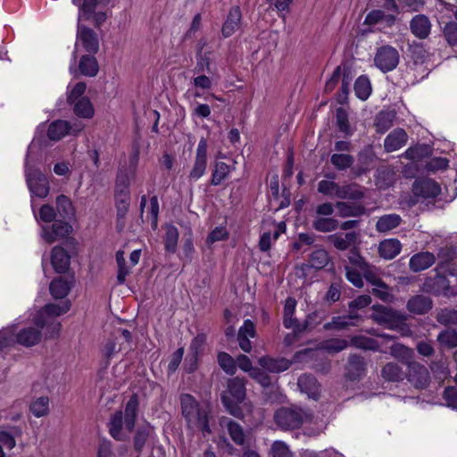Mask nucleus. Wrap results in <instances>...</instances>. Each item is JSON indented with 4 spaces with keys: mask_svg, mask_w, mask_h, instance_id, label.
<instances>
[{
    "mask_svg": "<svg viewBox=\"0 0 457 457\" xmlns=\"http://www.w3.org/2000/svg\"><path fill=\"white\" fill-rule=\"evenodd\" d=\"M71 308L69 300L62 301L60 303L46 304L34 318L36 327L29 326L20 329L16 336V342L25 347H32L40 343L42 339V329L45 328L47 320L44 319L45 315L61 316L66 313Z\"/></svg>",
    "mask_w": 457,
    "mask_h": 457,
    "instance_id": "f257e3e1",
    "label": "nucleus"
},
{
    "mask_svg": "<svg viewBox=\"0 0 457 457\" xmlns=\"http://www.w3.org/2000/svg\"><path fill=\"white\" fill-rule=\"evenodd\" d=\"M138 409V399L133 395L128 401L124 416L122 412L116 411L109 422V432L116 440H125L135 427Z\"/></svg>",
    "mask_w": 457,
    "mask_h": 457,
    "instance_id": "f03ea898",
    "label": "nucleus"
},
{
    "mask_svg": "<svg viewBox=\"0 0 457 457\" xmlns=\"http://www.w3.org/2000/svg\"><path fill=\"white\" fill-rule=\"evenodd\" d=\"M310 411L298 406H283L276 410L273 420L277 427L284 431L299 428L303 423L311 421Z\"/></svg>",
    "mask_w": 457,
    "mask_h": 457,
    "instance_id": "7ed1b4c3",
    "label": "nucleus"
},
{
    "mask_svg": "<svg viewBox=\"0 0 457 457\" xmlns=\"http://www.w3.org/2000/svg\"><path fill=\"white\" fill-rule=\"evenodd\" d=\"M130 178L126 171H119L114 185V204L116 208L117 228L120 230L129 212L131 200Z\"/></svg>",
    "mask_w": 457,
    "mask_h": 457,
    "instance_id": "20e7f679",
    "label": "nucleus"
},
{
    "mask_svg": "<svg viewBox=\"0 0 457 457\" xmlns=\"http://www.w3.org/2000/svg\"><path fill=\"white\" fill-rule=\"evenodd\" d=\"M51 265L55 273L69 275L54 278L48 286H74V275L71 274V255L62 246L56 245L51 251Z\"/></svg>",
    "mask_w": 457,
    "mask_h": 457,
    "instance_id": "39448f33",
    "label": "nucleus"
},
{
    "mask_svg": "<svg viewBox=\"0 0 457 457\" xmlns=\"http://www.w3.org/2000/svg\"><path fill=\"white\" fill-rule=\"evenodd\" d=\"M374 63L383 72L391 71L399 63V53L391 46H383L377 50Z\"/></svg>",
    "mask_w": 457,
    "mask_h": 457,
    "instance_id": "423d86ee",
    "label": "nucleus"
},
{
    "mask_svg": "<svg viewBox=\"0 0 457 457\" xmlns=\"http://www.w3.org/2000/svg\"><path fill=\"white\" fill-rule=\"evenodd\" d=\"M405 377L407 380L418 389L426 388L430 382V375L428 369L416 361L408 362Z\"/></svg>",
    "mask_w": 457,
    "mask_h": 457,
    "instance_id": "0eeeda50",
    "label": "nucleus"
},
{
    "mask_svg": "<svg viewBox=\"0 0 457 457\" xmlns=\"http://www.w3.org/2000/svg\"><path fill=\"white\" fill-rule=\"evenodd\" d=\"M72 231L71 225L63 220H54L52 225L42 227V237L48 243L53 244L58 239L68 237Z\"/></svg>",
    "mask_w": 457,
    "mask_h": 457,
    "instance_id": "6e6552de",
    "label": "nucleus"
},
{
    "mask_svg": "<svg viewBox=\"0 0 457 457\" xmlns=\"http://www.w3.org/2000/svg\"><path fill=\"white\" fill-rule=\"evenodd\" d=\"M26 180L32 195L45 198L49 194V182L39 170H31L26 172Z\"/></svg>",
    "mask_w": 457,
    "mask_h": 457,
    "instance_id": "1a4fd4ad",
    "label": "nucleus"
},
{
    "mask_svg": "<svg viewBox=\"0 0 457 457\" xmlns=\"http://www.w3.org/2000/svg\"><path fill=\"white\" fill-rule=\"evenodd\" d=\"M182 413L186 418L190 428H198L200 427V407L195 399L188 395H182L180 397Z\"/></svg>",
    "mask_w": 457,
    "mask_h": 457,
    "instance_id": "9d476101",
    "label": "nucleus"
},
{
    "mask_svg": "<svg viewBox=\"0 0 457 457\" xmlns=\"http://www.w3.org/2000/svg\"><path fill=\"white\" fill-rule=\"evenodd\" d=\"M310 265H303L295 269V276L300 279L304 278L306 270L311 268L317 270L322 269L329 262V256L324 249H317L312 253L309 259Z\"/></svg>",
    "mask_w": 457,
    "mask_h": 457,
    "instance_id": "9b49d317",
    "label": "nucleus"
},
{
    "mask_svg": "<svg viewBox=\"0 0 457 457\" xmlns=\"http://www.w3.org/2000/svg\"><path fill=\"white\" fill-rule=\"evenodd\" d=\"M78 38L85 51L90 54H95L99 50V42L96 33L90 28L81 26L78 29Z\"/></svg>",
    "mask_w": 457,
    "mask_h": 457,
    "instance_id": "f8f14e48",
    "label": "nucleus"
},
{
    "mask_svg": "<svg viewBox=\"0 0 457 457\" xmlns=\"http://www.w3.org/2000/svg\"><path fill=\"white\" fill-rule=\"evenodd\" d=\"M255 337L256 330L254 323L251 320H245L237 333V341L240 349L245 353H250L252 350L250 338H254Z\"/></svg>",
    "mask_w": 457,
    "mask_h": 457,
    "instance_id": "ddd939ff",
    "label": "nucleus"
},
{
    "mask_svg": "<svg viewBox=\"0 0 457 457\" xmlns=\"http://www.w3.org/2000/svg\"><path fill=\"white\" fill-rule=\"evenodd\" d=\"M413 194L424 198L436 197L440 192V186L432 179H423L415 181L412 186Z\"/></svg>",
    "mask_w": 457,
    "mask_h": 457,
    "instance_id": "4468645a",
    "label": "nucleus"
},
{
    "mask_svg": "<svg viewBox=\"0 0 457 457\" xmlns=\"http://www.w3.org/2000/svg\"><path fill=\"white\" fill-rule=\"evenodd\" d=\"M220 425L222 428H227V431L231 438V440L237 445H244L245 443V435L244 428L240 424L228 419L227 417H222L220 419Z\"/></svg>",
    "mask_w": 457,
    "mask_h": 457,
    "instance_id": "2eb2a0df",
    "label": "nucleus"
},
{
    "mask_svg": "<svg viewBox=\"0 0 457 457\" xmlns=\"http://www.w3.org/2000/svg\"><path fill=\"white\" fill-rule=\"evenodd\" d=\"M346 377L351 380L360 379L365 375L366 363L363 357L351 354L348 358L346 365Z\"/></svg>",
    "mask_w": 457,
    "mask_h": 457,
    "instance_id": "dca6fc26",
    "label": "nucleus"
},
{
    "mask_svg": "<svg viewBox=\"0 0 457 457\" xmlns=\"http://www.w3.org/2000/svg\"><path fill=\"white\" fill-rule=\"evenodd\" d=\"M242 13L238 6H234L229 10L227 19L222 26V35L225 37L232 36L239 29L241 25Z\"/></svg>",
    "mask_w": 457,
    "mask_h": 457,
    "instance_id": "f3484780",
    "label": "nucleus"
},
{
    "mask_svg": "<svg viewBox=\"0 0 457 457\" xmlns=\"http://www.w3.org/2000/svg\"><path fill=\"white\" fill-rule=\"evenodd\" d=\"M436 262V256L429 252H420L412 255L409 262L410 269L419 272L431 267Z\"/></svg>",
    "mask_w": 457,
    "mask_h": 457,
    "instance_id": "a211bd4d",
    "label": "nucleus"
},
{
    "mask_svg": "<svg viewBox=\"0 0 457 457\" xmlns=\"http://www.w3.org/2000/svg\"><path fill=\"white\" fill-rule=\"evenodd\" d=\"M407 138V134L403 129H396L386 136L384 147L386 152L396 151L406 144Z\"/></svg>",
    "mask_w": 457,
    "mask_h": 457,
    "instance_id": "6ab92c4d",
    "label": "nucleus"
},
{
    "mask_svg": "<svg viewBox=\"0 0 457 457\" xmlns=\"http://www.w3.org/2000/svg\"><path fill=\"white\" fill-rule=\"evenodd\" d=\"M71 129V122L64 120H56L50 123L47 129V137L52 141H59L69 135Z\"/></svg>",
    "mask_w": 457,
    "mask_h": 457,
    "instance_id": "aec40b11",
    "label": "nucleus"
},
{
    "mask_svg": "<svg viewBox=\"0 0 457 457\" xmlns=\"http://www.w3.org/2000/svg\"><path fill=\"white\" fill-rule=\"evenodd\" d=\"M432 300L425 295H415L407 303L408 310L415 314H425L432 309Z\"/></svg>",
    "mask_w": 457,
    "mask_h": 457,
    "instance_id": "412c9836",
    "label": "nucleus"
},
{
    "mask_svg": "<svg viewBox=\"0 0 457 457\" xmlns=\"http://www.w3.org/2000/svg\"><path fill=\"white\" fill-rule=\"evenodd\" d=\"M258 363L266 370L274 373L285 371L290 366V361L285 358L273 359L269 356L261 357Z\"/></svg>",
    "mask_w": 457,
    "mask_h": 457,
    "instance_id": "4be33fe9",
    "label": "nucleus"
},
{
    "mask_svg": "<svg viewBox=\"0 0 457 457\" xmlns=\"http://www.w3.org/2000/svg\"><path fill=\"white\" fill-rule=\"evenodd\" d=\"M365 280L372 286H386L383 281L380 270L375 266H370L366 262H361V270Z\"/></svg>",
    "mask_w": 457,
    "mask_h": 457,
    "instance_id": "5701e85b",
    "label": "nucleus"
},
{
    "mask_svg": "<svg viewBox=\"0 0 457 457\" xmlns=\"http://www.w3.org/2000/svg\"><path fill=\"white\" fill-rule=\"evenodd\" d=\"M411 30L419 38H426L431 29V24L425 15H416L411 21Z\"/></svg>",
    "mask_w": 457,
    "mask_h": 457,
    "instance_id": "b1692460",
    "label": "nucleus"
},
{
    "mask_svg": "<svg viewBox=\"0 0 457 457\" xmlns=\"http://www.w3.org/2000/svg\"><path fill=\"white\" fill-rule=\"evenodd\" d=\"M402 245L398 239L390 238L380 242L378 245L379 255L386 260H391L401 252Z\"/></svg>",
    "mask_w": 457,
    "mask_h": 457,
    "instance_id": "393cba45",
    "label": "nucleus"
},
{
    "mask_svg": "<svg viewBox=\"0 0 457 457\" xmlns=\"http://www.w3.org/2000/svg\"><path fill=\"white\" fill-rule=\"evenodd\" d=\"M297 385L300 390L307 394L309 397L316 398L318 396L320 386L313 376L308 374L300 376Z\"/></svg>",
    "mask_w": 457,
    "mask_h": 457,
    "instance_id": "a878e982",
    "label": "nucleus"
},
{
    "mask_svg": "<svg viewBox=\"0 0 457 457\" xmlns=\"http://www.w3.org/2000/svg\"><path fill=\"white\" fill-rule=\"evenodd\" d=\"M80 74L87 77H96L99 71L97 60L93 54H84L79 62Z\"/></svg>",
    "mask_w": 457,
    "mask_h": 457,
    "instance_id": "bb28decb",
    "label": "nucleus"
},
{
    "mask_svg": "<svg viewBox=\"0 0 457 457\" xmlns=\"http://www.w3.org/2000/svg\"><path fill=\"white\" fill-rule=\"evenodd\" d=\"M329 242L338 250L344 251L350 248L357 240L356 232L346 234H334L328 237Z\"/></svg>",
    "mask_w": 457,
    "mask_h": 457,
    "instance_id": "cd10ccee",
    "label": "nucleus"
},
{
    "mask_svg": "<svg viewBox=\"0 0 457 457\" xmlns=\"http://www.w3.org/2000/svg\"><path fill=\"white\" fill-rule=\"evenodd\" d=\"M364 194L361 186L355 183L339 185L337 191V198L348 200H359L363 197Z\"/></svg>",
    "mask_w": 457,
    "mask_h": 457,
    "instance_id": "c85d7f7f",
    "label": "nucleus"
},
{
    "mask_svg": "<svg viewBox=\"0 0 457 457\" xmlns=\"http://www.w3.org/2000/svg\"><path fill=\"white\" fill-rule=\"evenodd\" d=\"M179 237V233L177 227L173 224H166L163 244L167 253H174L177 251Z\"/></svg>",
    "mask_w": 457,
    "mask_h": 457,
    "instance_id": "c756f323",
    "label": "nucleus"
},
{
    "mask_svg": "<svg viewBox=\"0 0 457 457\" xmlns=\"http://www.w3.org/2000/svg\"><path fill=\"white\" fill-rule=\"evenodd\" d=\"M382 377L390 382H400L405 378V372L402 367L395 362L386 363L381 370Z\"/></svg>",
    "mask_w": 457,
    "mask_h": 457,
    "instance_id": "7c9ffc66",
    "label": "nucleus"
},
{
    "mask_svg": "<svg viewBox=\"0 0 457 457\" xmlns=\"http://www.w3.org/2000/svg\"><path fill=\"white\" fill-rule=\"evenodd\" d=\"M402 218L398 214H386L378 218L376 223V229L378 232L386 233L400 225Z\"/></svg>",
    "mask_w": 457,
    "mask_h": 457,
    "instance_id": "2f4dec72",
    "label": "nucleus"
},
{
    "mask_svg": "<svg viewBox=\"0 0 457 457\" xmlns=\"http://www.w3.org/2000/svg\"><path fill=\"white\" fill-rule=\"evenodd\" d=\"M73 112L79 118L91 119L95 109L88 97H81L73 104Z\"/></svg>",
    "mask_w": 457,
    "mask_h": 457,
    "instance_id": "473e14b6",
    "label": "nucleus"
},
{
    "mask_svg": "<svg viewBox=\"0 0 457 457\" xmlns=\"http://www.w3.org/2000/svg\"><path fill=\"white\" fill-rule=\"evenodd\" d=\"M336 207L338 211V215L342 218L358 217L365 212L363 206L346 202H337Z\"/></svg>",
    "mask_w": 457,
    "mask_h": 457,
    "instance_id": "72a5a7b5",
    "label": "nucleus"
},
{
    "mask_svg": "<svg viewBox=\"0 0 457 457\" xmlns=\"http://www.w3.org/2000/svg\"><path fill=\"white\" fill-rule=\"evenodd\" d=\"M228 391L237 403H241L245 396V386L243 378H233L228 382Z\"/></svg>",
    "mask_w": 457,
    "mask_h": 457,
    "instance_id": "f704fd0d",
    "label": "nucleus"
},
{
    "mask_svg": "<svg viewBox=\"0 0 457 457\" xmlns=\"http://www.w3.org/2000/svg\"><path fill=\"white\" fill-rule=\"evenodd\" d=\"M389 353L394 358L398 359L406 365L408 364V362L413 361V350L402 344L392 345L390 346Z\"/></svg>",
    "mask_w": 457,
    "mask_h": 457,
    "instance_id": "c9c22d12",
    "label": "nucleus"
},
{
    "mask_svg": "<svg viewBox=\"0 0 457 457\" xmlns=\"http://www.w3.org/2000/svg\"><path fill=\"white\" fill-rule=\"evenodd\" d=\"M438 286H442L445 282L446 275L454 276L457 272V258L452 259L446 262L441 263L436 268Z\"/></svg>",
    "mask_w": 457,
    "mask_h": 457,
    "instance_id": "e433bc0d",
    "label": "nucleus"
},
{
    "mask_svg": "<svg viewBox=\"0 0 457 457\" xmlns=\"http://www.w3.org/2000/svg\"><path fill=\"white\" fill-rule=\"evenodd\" d=\"M56 211L62 219H70L74 215V207L71 199L65 195H59L55 200Z\"/></svg>",
    "mask_w": 457,
    "mask_h": 457,
    "instance_id": "4c0bfd02",
    "label": "nucleus"
},
{
    "mask_svg": "<svg viewBox=\"0 0 457 457\" xmlns=\"http://www.w3.org/2000/svg\"><path fill=\"white\" fill-rule=\"evenodd\" d=\"M395 113L393 111H381L376 117L375 126L378 132L384 133L393 126Z\"/></svg>",
    "mask_w": 457,
    "mask_h": 457,
    "instance_id": "58836bf2",
    "label": "nucleus"
},
{
    "mask_svg": "<svg viewBox=\"0 0 457 457\" xmlns=\"http://www.w3.org/2000/svg\"><path fill=\"white\" fill-rule=\"evenodd\" d=\"M194 85L195 89L191 90L188 89L186 94L185 97L191 102L192 98H194V103H191L192 107V112L195 119L200 118V103L196 101V98L200 96L199 88H200V75L195 76L194 78Z\"/></svg>",
    "mask_w": 457,
    "mask_h": 457,
    "instance_id": "ea45409f",
    "label": "nucleus"
},
{
    "mask_svg": "<svg viewBox=\"0 0 457 457\" xmlns=\"http://www.w3.org/2000/svg\"><path fill=\"white\" fill-rule=\"evenodd\" d=\"M327 177L330 179H322L318 183V192L329 197H337L339 184L333 180L335 179L334 175H328Z\"/></svg>",
    "mask_w": 457,
    "mask_h": 457,
    "instance_id": "a19ab883",
    "label": "nucleus"
},
{
    "mask_svg": "<svg viewBox=\"0 0 457 457\" xmlns=\"http://www.w3.org/2000/svg\"><path fill=\"white\" fill-rule=\"evenodd\" d=\"M209 104H202V118L208 117L211 114V107L213 110L214 115L220 113L225 106L224 101L221 98H217L214 96H208L204 98Z\"/></svg>",
    "mask_w": 457,
    "mask_h": 457,
    "instance_id": "79ce46f5",
    "label": "nucleus"
},
{
    "mask_svg": "<svg viewBox=\"0 0 457 457\" xmlns=\"http://www.w3.org/2000/svg\"><path fill=\"white\" fill-rule=\"evenodd\" d=\"M29 410L37 418L46 416L49 413V398L40 396L33 400L29 405Z\"/></svg>",
    "mask_w": 457,
    "mask_h": 457,
    "instance_id": "37998d69",
    "label": "nucleus"
},
{
    "mask_svg": "<svg viewBox=\"0 0 457 457\" xmlns=\"http://www.w3.org/2000/svg\"><path fill=\"white\" fill-rule=\"evenodd\" d=\"M312 227L320 232H330L338 228V221L330 217H316L312 222Z\"/></svg>",
    "mask_w": 457,
    "mask_h": 457,
    "instance_id": "c03bdc74",
    "label": "nucleus"
},
{
    "mask_svg": "<svg viewBox=\"0 0 457 457\" xmlns=\"http://www.w3.org/2000/svg\"><path fill=\"white\" fill-rule=\"evenodd\" d=\"M200 342L197 337L194 338L190 346V354L186 358V365L185 369L188 373H191L196 370L197 367V360H198V351H199Z\"/></svg>",
    "mask_w": 457,
    "mask_h": 457,
    "instance_id": "a18cd8bd",
    "label": "nucleus"
},
{
    "mask_svg": "<svg viewBox=\"0 0 457 457\" xmlns=\"http://www.w3.org/2000/svg\"><path fill=\"white\" fill-rule=\"evenodd\" d=\"M354 91L358 98L366 100L371 93L370 79L365 76L359 77L354 83Z\"/></svg>",
    "mask_w": 457,
    "mask_h": 457,
    "instance_id": "49530a36",
    "label": "nucleus"
},
{
    "mask_svg": "<svg viewBox=\"0 0 457 457\" xmlns=\"http://www.w3.org/2000/svg\"><path fill=\"white\" fill-rule=\"evenodd\" d=\"M115 259L118 265L117 280L120 284H122L125 282L126 277L130 273V267L126 263L123 250L116 252Z\"/></svg>",
    "mask_w": 457,
    "mask_h": 457,
    "instance_id": "de8ad7c7",
    "label": "nucleus"
},
{
    "mask_svg": "<svg viewBox=\"0 0 457 457\" xmlns=\"http://www.w3.org/2000/svg\"><path fill=\"white\" fill-rule=\"evenodd\" d=\"M330 162L338 170H345L353 164L354 158L346 154H333Z\"/></svg>",
    "mask_w": 457,
    "mask_h": 457,
    "instance_id": "09e8293b",
    "label": "nucleus"
},
{
    "mask_svg": "<svg viewBox=\"0 0 457 457\" xmlns=\"http://www.w3.org/2000/svg\"><path fill=\"white\" fill-rule=\"evenodd\" d=\"M359 316L356 314H350L348 316L345 317H334L330 322H328L324 325L325 329H332V328H337L342 329L348 326H353L354 323H353L351 320L358 319Z\"/></svg>",
    "mask_w": 457,
    "mask_h": 457,
    "instance_id": "8fccbe9b",
    "label": "nucleus"
},
{
    "mask_svg": "<svg viewBox=\"0 0 457 457\" xmlns=\"http://www.w3.org/2000/svg\"><path fill=\"white\" fill-rule=\"evenodd\" d=\"M150 207L146 213V218L150 221V225L153 230L157 229L158 227V216L160 212V205L157 195L150 197Z\"/></svg>",
    "mask_w": 457,
    "mask_h": 457,
    "instance_id": "3c124183",
    "label": "nucleus"
},
{
    "mask_svg": "<svg viewBox=\"0 0 457 457\" xmlns=\"http://www.w3.org/2000/svg\"><path fill=\"white\" fill-rule=\"evenodd\" d=\"M436 320L438 323L447 326L455 325L457 326V310L453 309H441L437 312Z\"/></svg>",
    "mask_w": 457,
    "mask_h": 457,
    "instance_id": "603ef678",
    "label": "nucleus"
},
{
    "mask_svg": "<svg viewBox=\"0 0 457 457\" xmlns=\"http://www.w3.org/2000/svg\"><path fill=\"white\" fill-rule=\"evenodd\" d=\"M231 166L224 162H218L212 174V182L213 185L220 184L229 174Z\"/></svg>",
    "mask_w": 457,
    "mask_h": 457,
    "instance_id": "864d4df0",
    "label": "nucleus"
},
{
    "mask_svg": "<svg viewBox=\"0 0 457 457\" xmlns=\"http://www.w3.org/2000/svg\"><path fill=\"white\" fill-rule=\"evenodd\" d=\"M218 362L220 368L228 375H233L237 371L236 361L227 353L218 354Z\"/></svg>",
    "mask_w": 457,
    "mask_h": 457,
    "instance_id": "5fc2aeb1",
    "label": "nucleus"
},
{
    "mask_svg": "<svg viewBox=\"0 0 457 457\" xmlns=\"http://www.w3.org/2000/svg\"><path fill=\"white\" fill-rule=\"evenodd\" d=\"M349 345V343L345 339L335 338L325 341L321 344V348L329 353H339Z\"/></svg>",
    "mask_w": 457,
    "mask_h": 457,
    "instance_id": "6e6d98bb",
    "label": "nucleus"
},
{
    "mask_svg": "<svg viewBox=\"0 0 457 457\" xmlns=\"http://www.w3.org/2000/svg\"><path fill=\"white\" fill-rule=\"evenodd\" d=\"M57 316L45 315L44 319L47 320L46 324V338H55L59 336L61 329V323L55 320Z\"/></svg>",
    "mask_w": 457,
    "mask_h": 457,
    "instance_id": "4d7b16f0",
    "label": "nucleus"
},
{
    "mask_svg": "<svg viewBox=\"0 0 457 457\" xmlns=\"http://www.w3.org/2000/svg\"><path fill=\"white\" fill-rule=\"evenodd\" d=\"M437 341L448 348L457 347V331L446 329L437 336Z\"/></svg>",
    "mask_w": 457,
    "mask_h": 457,
    "instance_id": "13d9d810",
    "label": "nucleus"
},
{
    "mask_svg": "<svg viewBox=\"0 0 457 457\" xmlns=\"http://www.w3.org/2000/svg\"><path fill=\"white\" fill-rule=\"evenodd\" d=\"M270 454L272 457H294L288 445L283 441H275L270 447Z\"/></svg>",
    "mask_w": 457,
    "mask_h": 457,
    "instance_id": "bf43d9fd",
    "label": "nucleus"
},
{
    "mask_svg": "<svg viewBox=\"0 0 457 457\" xmlns=\"http://www.w3.org/2000/svg\"><path fill=\"white\" fill-rule=\"evenodd\" d=\"M351 344L361 349L365 350H375L378 347V344L375 340L363 336H355L351 338Z\"/></svg>",
    "mask_w": 457,
    "mask_h": 457,
    "instance_id": "052dcab7",
    "label": "nucleus"
},
{
    "mask_svg": "<svg viewBox=\"0 0 457 457\" xmlns=\"http://www.w3.org/2000/svg\"><path fill=\"white\" fill-rule=\"evenodd\" d=\"M87 84L85 82L79 81L74 85L72 89L68 93L67 96V103L71 105L75 102H77L81 97H84L83 95L86 92Z\"/></svg>",
    "mask_w": 457,
    "mask_h": 457,
    "instance_id": "680f3d73",
    "label": "nucleus"
},
{
    "mask_svg": "<svg viewBox=\"0 0 457 457\" xmlns=\"http://www.w3.org/2000/svg\"><path fill=\"white\" fill-rule=\"evenodd\" d=\"M21 432L18 428L15 430L14 435L6 431H0V445L9 450L14 448L16 445L15 436H21Z\"/></svg>",
    "mask_w": 457,
    "mask_h": 457,
    "instance_id": "e2e57ef3",
    "label": "nucleus"
},
{
    "mask_svg": "<svg viewBox=\"0 0 457 457\" xmlns=\"http://www.w3.org/2000/svg\"><path fill=\"white\" fill-rule=\"evenodd\" d=\"M228 233L224 227H216L207 237L206 244L212 245L215 242L224 240L228 237Z\"/></svg>",
    "mask_w": 457,
    "mask_h": 457,
    "instance_id": "0e129e2a",
    "label": "nucleus"
},
{
    "mask_svg": "<svg viewBox=\"0 0 457 457\" xmlns=\"http://www.w3.org/2000/svg\"><path fill=\"white\" fill-rule=\"evenodd\" d=\"M444 35L447 42L451 46L457 45V23L451 21L445 24L444 28Z\"/></svg>",
    "mask_w": 457,
    "mask_h": 457,
    "instance_id": "69168bd1",
    "label": "nucleus"
},
{
    "mask_svg": "<svg viewBox=\"0 0 457 457\" xmlns=\"http://www.w3.org/2000/svg\"><path fill=\"white\" fill-rule=\"evenodd\" d=\"M39 218L46 223L53 222L55 220L56 212L50 204H43L39 209Z\"/></svg>",
    "mask_w": 457,
    "mask_h": 457,
    "instance_id": "338daca9",
    "label": "nucleus"
},
{
    "mask_svg": "<svg viewBox=\"0 0 457 457\" xmlns=\"http://www.w3.org/2000/svg\"><path fill=\"white\" fill-rule=\"evenodd\" d=\"M443 398L448 407L457 409V388L453 386L445 387L443 393Z\"/></svg>",
    "mask_w": 457,
    "mask_h": 457,
    "instance_id": "774afa93",
    "label": "nucleus"
}]
</instances>
